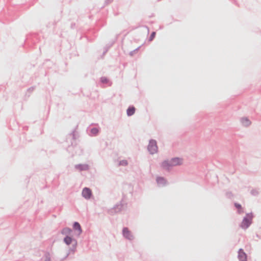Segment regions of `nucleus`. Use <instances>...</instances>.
<instances>
[{"label":"nucleus","instance_id":"nucleus-1","mask_svg":"<svg viewBox=\"0 0 261 261\" xmlns=\"http://www.w3.org/2000/svg\"><path fill=\"white\" fill-rule=\"evenodd\" d=\"M252 218L253 215L252 214H247L241 223V227L244 229L248 227L252 222Z\"/></svg>","mask_w":261,"mask_h":261},{"label":"nucleus","instance_id":"nucleus-2","mask_svg":"<svg viewBox=\"0 0 261 261\" xmlns=\"http://www.w3.org/2000/svg\"><path fill=\"white\" fill-rule=\"evenodd\" d=\"M148 149L150 153L153 154L157 152L158 146L156 145V142L155 140H151L149 142Z\"/></svg>","mask_w":261,"mask_h":261},{"label":"nucleus","instance_id":"nucleus-3","mask_svg":"<svg viewBox=\"0 0 261 261\" xmlns=\"http://www.w3.org/2000/svg\"><path fill=\"white\" fill-rule=\"evenodd\" d=\"M82 194L85 198L89 199L91 195V191L89 188H85L83 190Z\"/></svg>","mask_w":261,"mask_h":261},{"label":"nucleus","instance_id":"nucleus-4","mask_svg":"<svg viewBox=\"0 0 261 261\" xmlns=\"http://www.w3.org/2000/svg\"><path fill=\"white\" fill-rule=\"evenodd\" d=\"M182 163V160L179 158H174L170 161V165L172 166L180 165Z\"/></svg>","mask_w":261,"mask_h":261},{"label":"nucleus","instance_id":"nucleus-5","mask_svg":"<svg viewBox=\"0 0 261 261\" xmlns=\"http://www.w3.org/2000/svg\"><path fill=\"white\" fill-rule=\"evenodd\" d=\"M239 258L240 261H246V255L242 249H240L239 251Z\"/></svg>","mask_w":261,"mask_h":261},{"label":"nucleus","instance_id":"nucleus-6","mask_svg":"<svg viewBox=\"0 0 261 261\" xmlns=\"http://www.w3.org/2000/svg\"><path fill=\"white\" fill-rule=\"evenodd\" d=\"M123 235L125 237L128 239H132V235L127 228H124L123 230Z\"/></svg>","mask_w":261,"mask_h":261},{"label":"nucleus","instance_id":"nucleus-7","mask_svg":"<svg viewBox=\"0 0 261 261\" xmlns=\"http://www.w3.org/2000/svg\"><path fill=\"white\" fill-rule=\"evenodd\" d=\"M73 228L75 230L78 231V234H80L82 233V228L78 222H75L73 225Z\"/></svg>","mask_w":261,"mask_h":261},{"label":"nucleus","instance_id":"nucleus-8","mask_svg":"<svg viewBox=\"0 0 261 261\" xmlns=\"http://www.w3.org/2000/svg\"><path fill=\"white\" fill-rule=\"evenodd\" d=\"M162 166L165 169H169L170 167H172V166L170 165V161H164L162 163Z\"/></svg>","mask_w":261,"mask_h":261},{"label":"nucleus","instance_id":"nucleus-9","mask_svg":"<svg viewBox=\"0 0 261 261\" xmlns=\"http://www.w3.org/2000/svg\"><path fill=\"white\" fill-rule=\"evenodd\" d=\"M135 108L134 107H129L127 110V114L128 116H132L135 113Z\"/></svg>","mask_w":261,"mask_h":261},{"label":"nucleus","instance_id":"nucleus-10","mask_svg":"<svg viewBox=\"0 0 261 261\" xmlns=\"http://www.w3.org/2000/svg\"><path fill=\"white\" fill-rule=\"evenodd\" d=\"M242 122L245 126H248L250 124V121L246 118H243L242 119Z\"/></svg>","mask_w":261,"mask_h":261},{"label":"nucleus","instance_id":"nucleus-11","mask_svg":"<svg viewBox=\"0 0 261 261\" xmlns=\"http://www.w3.org/2000/svg\"><path fill=\"white\" fill-rule=\"evenodd\" d=\"M72 241V239L71 237H66L64 239V242L67 244V245H69L71 244V242Z\"/></svg>","mask_w":261,"mask_h":261},{"label":"nucleus","instance_id":"nucleus-12","mask_svg":"<svg viewBox=\"0 0 261 261\" xmlns=\"http://www.w3.org/2000/svg\"><path fill=\"white\" fill-rule=\"evenodd\" d=\"M71 232V230L69 228H65L62 230V233L64 234H69Z\"/></svg>","mask_w":261,"mask_h":261},{"label":"nucleus","instance_id":"nucleus-13","mask_svg":"<svg viewBox=\"0 0 261 261\" xmlns=\"http://www.w3.org/2000/svg\"><path fill=\"white\" fill-rule=\"evenodd\" d=\"M156 181L159 184H164L165 182V179L162 177H158Z\"/></svg>","mask_w":261,"mask_h":261},{"label":"nucleus","instance_id":"nucleus-14","mask_svg":"<svg viewBox=\"0 0 261 261\" xmlns=\"http://www.w3.org/2000/svg\"><path fill=\"white\" fill-rule=\"evenodd\" d=\"M91 133L93 135H96V134H97V133H98V129L96 128H92L91 130Z\"/></svg>","mask_w":261,"mask_h":261},{"label":"nucleus","instance_id":"nucleus-15","mask_svg":"<svg viewBox=\"0 0 261 261\" xmlns=\"http://www.w3.org/2000/svg\"><path fill=\"white\" fill-rule=\"evenodd\" d=\"M235 206L238 209V211H239V213L243 212L242 211V207L240 204H238V203H235Z\"/></svg>","mask_w":261,"mask_h":261},{"label":"nucleus","instance_id":"nucleus-16","mask_svg":"<svg viewBox=\"0 0 261 261\" xmlns=\"http://www.w3.org/2000/svg\"><path fill=\"white\" fill-rule=\"evenodd\" d=\"M155 32H152V34L150 35L149 40L150 41H152L154 39V38L155 37Z\"/></svg>","mask_w":261,"mask_h":261},{"label":"nucleus","instance_id":"nucleus-17","mask_svg":"<svg viewBox=\"0 0 261 261\" xmlns=\"http://www.w3.org/2000/svg\"><path fill=\"white\" fill-rule=\"evenodd\" d=\"M120 164L121 165H126L127 164V162L126 161H122L121 162H120Z\"/></svg>","mask_w":261,"mask_h":261},{"label":"nucleus","instance_id":"nucleus-18","mask_svg":"<svg viewBox=\"0 0 261 261\" xmlns=\"http://www.w3.org/2000/svg\"><path fill=\"white\" fill-rule=\"evenodd\" d=\"M101 81L103 83H106L107 82V80L106 79H105V78H102L101 79Z\"/></svg>","mask_w":261,"mask_h":261}]
</instances>
